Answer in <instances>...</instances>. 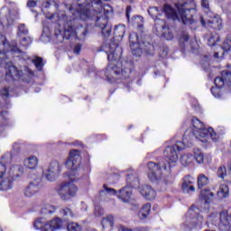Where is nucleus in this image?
<instances>
[{
	"instance_id": "nucleus-1",
	"label": "nucleus",
	"mask_w": 231,
	"mask_h": 231,
	"mask_svg": "<svg viewBox=\"0 0 231 231\" xmlns=\"http://www.w3.org/2000/svg\"><path fill=\"white\" fill-rule=\"evenodd\" d=\"M109 5H104L102 0H78V7L76 9H70L72 17L66 15L64 13L58 14L60 24L64 26V34L55 33L56 38L62 42L64 39H71V37H77L79 41H84L86 35H88V29L82 25H79L75 29V20L81 19L87 21V19H93L96 17V26L101 30V35L103 39H108L111 37V31L113 26L108 22L107 14H109Z\"/></svg>"
},
{
	"instance_id": "nucleus-2",
	"label": "nucleus",
	"mask_w": 231,
	"mask_h": 231,
	"mask_svg": "<svg viewBox=\"0 0 231 231\" xmlns=\"http://www.w3.org/2000/svg\"><path fill=\"white\" fill-rule=\"evenodd\" d=\"M211 137L213 142H217L219 136L212 127L206 129L203 127L199 130L188 129L185 131L182 137V142L176 141L174 145L167 146L164 150V156L167 158L162 159L158 162H148V178L154 183L160 181L162 177L165 174H171V169L176 167V162H178L179 151H183L185 147H190L194 140H201V138Z\"/></svg>"
},
{
	"instance_id": "nucleus-3",
	"label": "nucleus",
	"mask_w": 231,
	"mask_h": 231,
	"mask_svg": "<svg viewBox=\"0 0 231 231\" xmlns=\"http://www.w3.org/2000/svg\"><path fill=\"white\" fill-rule=\"evenodd\" d=\"M125 35V26L124 24L116 25L114 28V36L107 43H103L98 51H105L107 55L109 64L106 68L105 75L109 82H116L118 79H129L131 75V68L133 63L131 61L124 60L122 59V47L118 42L124 39ZM117 39L118 42L115 41Z\"/></svg>"
},
{
	"instance_id": "nucleus-4",
	"label": "nucleus",
	"mask_w": 231,
	"mask_h": 231,
	"mask_svg": "<svg viewBox=\"0 0 231 231\" xmlns=\"http://www.w3.org/2000/svg\"><path fill=\"white\" fill-rule=\"evenodd\" d=\"M14 53L21 54L19 47H17V42H8L6 36L0 35V66L5 69L6 80H23L28 82L26 77H33V71L24 67V71L17 69L15 66L10 60V57Z\"/></svg>"
},
{
	"instance_id": "nucleus-5",
	"label": "nucleus",
	"mask_w": 231,
	"mask_h": 231,
	"mask_svg": "<svg viewBox=\"0 0 231 231\" xmlns=\"http://www.w3.org/2000/svg\"><path fill=\"white\" fill-rule=\"evenodd\" d=\"M80 151L71 150L69 155V159L65 162L67 169L70 170L69 174V181L62 182L59 184L55 190L63 201H68L71 198L77 196L79 188L74 184L75 181H79V176L84 172V169L80 168Z\"/></svg>"
},
{
	"instance_id": "nucleus-6",
	"label": "nucleus",
	"mask_w": 231,
	"mask_h": 231,
	"mask_svg": "<svg viewBox=\"0 0 231 231\" xmlns=\"http://www.w3.org/2000/svg\"><path fill=\"white\" fill-rule=\"evenodd\" d=\"M175 8L178 11L169 4L164 5L163 12L168 19L181 21L184 24L188 23L192 24V20L189 18V14L191 10H196V2L194 0H179L175 4Z\"/></svg>"
},
{
	"instance_id": "nucleus-7",
	"label": "nucleus",
	"mask_w": 231,
	"mask_h": 231,
	"mask_svg": "<svg viewBox=\"0 0 231 231\" xmlns=\"http://www.w3.org/2000/svg\"><path fill=\"white\" fill-rule=\"evenodd\" d=\"M126 183L127 185L119 189L118 193L116 192V189L109 188L105 184L103 186L104 189L100 191L101 198H104V196H117V198L124 203H129V199H131V196H133V189L140 185L138 175L135 173L128 174L126 177Z\"/></svg>"
},
{
	"instance_id": "nucleus-8",
	"label": "nucleus",
	"mask_w": 231,
	"mask_h": 231,
	"mask_svg": "<svg viewBox=\"0 0 231 231\" xmlns=\"http://www.w3.org/2000/svg\"><path fill=\"white\" fill-rule=\"evenodd\" d=\"M201 5L205 8L209 17L207 22L203 18L200 19L202 26H205L206 28H213V30H221L223 28V21L221 20V16L218 14H214L210 12L208 0H201Z\"/></svg>"
},
{
	"instance_id": "nucleus-9",
	"label": "nucleus",
	"mask_w": 231,
	"mask_h": 231,
	"mask_svg": "<svg viewBox=\"0 0 231 231\" xmlns=\"http://www.w3.org/2000/svg\"><path fill=\"white\" fill-rule=\"evenodd\" d=\"M23 171H24V168L22 165H14L10 169V177L4 179L0 182V190H10L14 187V178H19V172L23 173Z\"/></svg>"
},
{
	"instance_id": "nucleus-10",
	"label": "nucleus",
	"mask_w": 231,
	"mask_h": 231,
	"mask_svg": "<svg viewBox=\"0 0 231 231\" xmlns=\"http://www.w3.org/2000/svg\"><path fill=\"white\" fill-rule=\"evenodd\" d=\"M60 172H62V165H60L59 161H52L47 171L43 172V176H45L48 181H55L60 176Z\"/></svg>"
},
{
	"instance_id": "nucleus-11",
	"label": "nucleus",
	"mask_w": 231,
	"mask_h": 231,
	"mask_svg": "<svg viewBox=\"0 0 231 231\" xmlns=\"http://www.w3.org/2000/svg\"><path fill=\"white\" fill-rule=\"evenodd\" d=\"M41 189H42V182L41 181V179H34L23 189L24 197L33 198V196H37V194L41 192Z\"/></svg>"
},
{
	"instance_id": "nucleus-12",
	"label": "nucleus",
	"mask_w": 231,
	"mask_h": 231,
	"mask_svg": "<svg viewBox=\"0 0 231 231\" xmlns=\"http://www.w3.org/2000/svg\"><path fill=\"white\" fill-rule=\"evenodd\" d=\"M132 54L134 57H142V53L145 51L148 55H152L154 51V45L147 42L143 43L141 45H135L134 47H131Z\"/></svg>"
},
{
	"instance_id": "nucleus-13",
	"label": "nucleus",
	"mask_w": 231,
	"mask_h": 231,
	"mask_svg": "<svg viewBox=\"0 0 231 231\" xmlns=\"http://www.w3.org/2000/svg\"><path fill=\"white\" fill-rule=\"evenodd\" d=\"M225 84L230 86L231 84V72L228 70H223L221 72V77H217L215 79V86L217 88H222Z\"/></svg>"
},
{
	"instance_id": "nucleus-14",
	"label": "nucleus",
	"mask_w": 231,
	"mask_h": 231,
	"mask_svg": "<svg viewBox=\"0 0 231 231\" xmlns=\"http://www.w3.org/2000/svg\"><path fill=\"white\" fill-rule=\"evenodd\" d=\"M64 228V221L60 217H55L51 221H48L45 226V231H55Z\"/></svg>"
},
{
	"instance_id": "nucleus-15",
	"label": "nucleus",
	"mask_w": 231,
	"mask_h": 231,
	"mask_svg": "<svg viewBox=\"0 0 231 231\" xmlns=\"http://www.w3.org/2000/svg\"><path fill=\"white\" fill-rule=\"evenodd\" d=\"M192 183H194V178L190 175L184 177L182 180V190L185 194H192L193 192H196V188Z\"/></svg>"
},
{
	"instance_id": "nucleus-16",
	"label": "nucleus",
	"mask_w": 231,
	"mask_h": 231,
	"mask_svg": "<svg viewBox=\"0 0 231 231\" xmlns=\"http://www.w3.org/2000/svg\"><path fill=\"white\" fill-rule=\"evenodd\" d=\"M139 190L148 201H152L156 198V191L149 185H144L139 188Z\"/></svg>"
},
{
	"instance_id": "nucleus-17",
	"label": "nucleus",
	"mask_w": 231,
	"mask_h": 231,
	"mask_svg": "<svg viewBox=\"0 0 231 231\" xmlns=\"http://www.w3.org/2000/svg\"><path fill=\"white\" fill-rule=\"evenodd\" d=\"M23 166L25 169L35 171L39 167V158L35 155H30L23 160Z\"/></svg>"
},
{
	"instance_id": "nucleus-18",
	"label": "nucleus",
	"mask_w": 231,
	"mask_h": 231,
	"mask_svg": "<svg viewBox=\"0 0 231 231\" xmlns=\"http://www.w3.org/2000/svg\"><path fill=\"white\" fill-rule=\"evenodd\" d=\"M199 208L196 206H191V208L188 211V216L189 219H197L194 221L197 225H201L203 223V216L199 215Z\"/></svg>"
},
{
	"instance_id": "nucleus-19",
	"label": "nucleus",
	"mask_w": 231,
	"mask_h": 231,
	"mask_svg": "<svg viewBox=\"0 0 231 231\" xmlns=\"http://www.w3.org/2000/svg\"><path fill=\"white\" fill-rule=\"evenodd\" d=\"M101 225L103 230H106V228L111 230V228H113L115 225V217H113V215H108L106 217L103 218L101 221Z\"/></svg>"
},
{
	"instance_id": "nucleus-20",
	"label": "nucleus",
	"mask_w": 231,
	"mask_h": 231,
	"mask_svg": "<svg viewBox=\"0 0 231 231\" xmlns=\"http://www.w3.org/2000/svg\"><path fill=\"white\" fill-rule=\"evenodd\" d=\"M55 210H57L55 206L51 204H45L42 207L41 214L42 216H51V214H55Z\"/></svg>"
},
{
	"instance_id": "nucleus-21",
	"label": "nucleus",
	"mask_w": 231,
	"mask_h": 231,
	"mask_svg": "<svg viewBox=\"0 0 231 231\" xmlns=\"http://www.w3.org/2000/svg\"><path fill=\"white\" fill-rule=\"evenodd\" d=\"M150 212H151V204L150 203L144 204L139 212L140 219H145L146 217H148Z\"/></svg>"
},
{
	"instance_id": "nucleus-22",
	"label": "nucleus",
	"mask_w": 231,
	"mask_h": 231,
	"mask_svg": "<svg viewBox=\"0 0 231 231\" xmlns=\"http://www.w3.org/2000/svg\"><path fill=\"white\" fill-rule=\"evenodd\" d=\"M154 21H155V30L159 33L163 32V30H166V27L169 26L167 25V23H165V20L163 19L156 18Z\"/></svg>"
},
{
	"instance_id": "nucleus-23",
	"label": "nucleus",
	"mask_w": 231,
	"mask_h": 231,
	"mask_svg": "<svg viewBox=\"0 0 231 231\" xmlns=\"http://www.w3.org/2000/svg\"><path fill=\"white\" fill-rule=\"evenodd\" d=\"M200 196L202 201L205 203H210L214 198V194L210 191V189H203L200 193Z\"/></svg>"
},
{
	"instance_id": "nucleus-24",
	"label": "nucleus",
	"mask_w": 231,
	"mask_h": 231,
	"mask_svg": "<svg viewBox=\"0 0 231 231\" xmlns=\"http://www.w3.org/2000/svg\"><path fill=\"white\" fill-rule=\"evenodd\" d=\"M193 160H194V156L192 154L185 153L180 157V163L184 167H187L188 165H190V163H192Z\"/></svg>"
},
{
	"instance_id": "nucleus-25",
	"label": "nucleus",
	"mask_w": 231,
	"mask_h": 231,
	"mask_svg": "<svg viewBox=\"0 0 231 231\" xmlns=\"http://www.w3.org/2000/svg\"><path fill=\"white\" fill-rule=\"evenodd\" d=\"M46 219L43 217H40L34 221L33 226L36 228V230H42V231H46Z\"/></svg>"
},
{
	"instance_id": "nucleus-26",
	"label": "nucleus",
	"mask_w": 231,
	"mask_h": 231,
	"mask_svg": "<svg viewBox=\"0 0 231 231\" xmlns=\"http://www.w3.org/2000/svg\"><path fill=\"white\" fill-rule=\"evenodd\" d=\"M60 216L64 217V219H71L72 217H75V215L73 214V211L69 208H63L60 210Z\"/></svg>"
},
{
	"instance_id": "nucleus-27",
	"label": "nucleus",
	"mask_w": 231,
	"mask_h": 231,
	"mask_svg": "<svg viewBox=\"0 0 231 231\" xmlns=\"http://www.w3.org/2000/svg\"><path fill=\"white\" fill-rule=\"evenodd\" d=\"M129 42H130V48H134V46H139L142 43H140V40L138 39V33L132 32L129 36Z\"/></svg>"
},
{
	"instance_id": "nucleus-28",
	"label": "nucleus",
	"mask_w": 231,
	"mask_h": 231,
	"mask_svg": "<svg viewBox=\"0 0 231 231\" xmlns=\"http://www.w3.org/2000/svg\"><path fill=\"white\" fill-rule=\"evenodd\" d=\"M229 192L228 186L226 184H222L217 191V196L218 198H227Z\"/></svg>"
},
{
	"instance_id": "nucleus-29",
	"label": "nucleus",
	"mask_w": 231,
	"mask_h": 231,
	"mask_svg": "<svg viewBox=\"0 0 231 231\" xmlns=\"http://www.w3.org/2000/svg\"><path fill=\"white\" fill-rule=\"evenodd\" d=\"M206 185H208V177L205 174H200L198 177V189H203Z\"/></svg>"
},
{
	"instance_id": "nucleus-30",
	"label": "nucleus",
	"mask_w": 231,
	"mask_h": 231,
	"mask_svg": "<svg viewBox=\"0 0 231 231\" xmlns=\"http://www.w3.org/2000/svg\"><path fill=\"white\" fill-rule=\"evenodd\" d=\"M161 33H162V37L166 39V41H172L174 38V34L172 33V30L169 27V25L166 27V29H163Z\"/></svg>"
},
{
	"instance_id": "nucleus-31",
	"label": "nucleus",
	"mask_w": 231,
	"mask_h": 231,
	"mask_svg": "<svg viewBox=\"0 0 231 231\" xmlns=\"http://www.w3.org/2000/svg\"><path fill=\"white\" fill-rule=\"evenodd\" d=\"M19 39L20 44L23 46V48H28V46H30V44H32V42H33V39L28 35L21 36L19 37Z\"/></svg>"
},
{
	"instance_id": "nucleus-32",
	"label": "nucleus",
	"mask_w": 231,
	"mask_h": 231,
	"mask_svg": "<svg viewBox=\"0 0 231 231\" xmlns=\"http://www.w3.org/2000/svg\"><path fill=\"white\" fill-rule=\"evenodd\" d=\"M28 33H29V31H28V28H26V24L20 23L18 25L17 37H24L28 35Z\"/></svg>"
},
{
	"instance_id": "nucleus-33",
	"label": "nucleus",
	"mask_w": 231,
	"mask_h": 231,
	"mask_svg": "<svg viewBox=\"0 0 231 231\" xmlns=\"http://www.w3.org/2000/svg\"><path fill=\"white\" fill-rule=\"evenodd\" d=\"M194 159L196 160L197 163H205V156L201 150H195L194 151Z\"/></svg>"
},
{
	"instance_id": "nucleus-34",
	"label": "nucleus",
	"mask_w": 231,
	"mask_h": 231,
	"mask_svg": "<svg viewBox=\"0 0 231 231\" xmlns=\"http://www.w3.org/2000/svg\"><path fill=\"white\" fill-rule=\"evenodd\" d=\"M191 124H192V126H193V130H191V131H199V129H203V127H205L203 123L196 117H194L192 119Z\"/></svg>"
},
{
	"instance_id": "nucleus-35",
	"label": "nucleus",
	"mask_w": 231,
	"mask_h": 231,
	"mask_svg": "<svg viewBox=\"0 0 231 231\" xmlns=\"http://www.w3.org/2000/svg\"><path fill=\"white\" fill-rule=\"evenodd\" d=\"M34 66L36 67V69H38V71H42V67L44 66V62L42 58L41 57H36L33 60H32Z\"/></svg>"
},
{
	"instance_id": "nucleus-36",
	"label": "nucleus",
	"mask_w": 231,
	"mask_h": 231,
	"mask_svg": "<svg viewBox=\"0 0 231 231\" xmlns=\"http://www.w3.org/2000/svg\"><path fill=\"white\" fill-rule=\"evenodd\" d=\"M148 14L151 15L152 19H158V15H160V10L158 7H150L148 9Z\"/></svg>"
},
{
	"instance_id": "nucleus-37",
	"label": "nucleus",
	"mask_w": 231,
	"mask_h": 231,
	"mask_svg": "<svg viewBox=\"0 0 231 231\" xmlns=\"http://www.w3.org/2000/svg\"><path fill=\"white\" fill-rule=\"evenodd\" d=\"M201 67L204 71H208V68H210V58L208 56H204L201 60Z\"/></svg>"
},
{
	"instance_id": "nucleus-38",
	"label": "nucleus",
	"mask_w": 231,
	"mask_h": 231,
	"mask_svg": "<svg viewBox=\"0 0 231 231\" xmlns=\"http://www.w3.org/2000/svg\"><path fill=\"white\" fill-rule=\"evenodd\" d=\"M67 230L68 231H80L82 228L80 227V225L75 222L69 223L67 225Z\"/></svg>"
},
{
	"instance_id": "nucleus-39",
	"label": "nucleus",
	"mask_w": 231,
	"mask_h": 231,
	"mask_svg": "<svg viewBox=\"0 0 231 231\" xmlns=\"http://www.w3.org/2000/svg\"><path fill=\"white\" fill-rule=\"evenodd\" d=\"M230 48H231V34L227 35L226 41L222 45V49L224 50V51H230Z\"/></svg>"
},
{
	"instance_id": "nucleus-40",
	"label": "nucleus",
	"mask_w": 231,
	"mask_h": 231,
	"mask_svg": "<svg viewBox=\"0 0 231 231\" xmlns=\"http://www.w3.org/2000/svg\"><path fill=\"white\" fill-rule=\"evenodd\" d=\"M211 93L215 98H221V88L219 87L211 88Z\"/></svg>"
},
{
	"instance_id": "nucleus-41",
	"label": "nucleus",
	"mask_w": 231,
	"mask_h": 231,
	"mask_svg": "<svg viewBox=\"0 0 231 231\" xmlns=\"http://www.w3.org/2000/svg\"><path fill=\"white\" fill-rule=\"evenodd\" d=\"M219 42V36L217 34L211 36L208 41V46H216V42Z\"/></svg>"
},
{
	"instance_id": "nucleus-42",
	"label": "nucleus",
	"mask_w": 231,
	"mask_h": 231,
	"mask_svg": "<svg viewBox=\"0 0 231 231\" xmlns=\"http://www.w3.org/2000/svg\"><path fill=\"white\" fill-rule=\"evenodd\" d=\"M218 178L225 180V176H226V168L225 166H220L217 171Z\"/></svg>"
},
{
	"instance_id": "nucleus-43",
	"label": "nucleus",
	"mask_w": 231,
	"mask_h": 231,
	"mask_svg": "<svg viewBox=\"0 0 231 231\" xmlns=\"http://www.w3.org/2000/svg\"><path fill=\"white\" fill-rule=\"evenodd\" d=\"M189 39H190L189 34L187 32H183L180 37V45L184 46L185 42H189Z\"/></svg>"
},
{
	"instance_id": "nucleus-44",
	"label": "nucleus",
	"mask_w": 231,
	"mask_h": 231,
	"mask_svg": "<svg viewBox=\"0 0 231 231\" xmlns=\"http://www.w3.org/2000/svg\"><path fill=\"white\" fill-rule=\"evenodd\" d=\"M9 95H10V90L8 88H4L2 90H0V97H2L4 100L8 98Z\"/></svg>"
},
{
	"instance_id": "nucleus-45",
	"label": "nucleus",
	"mask_w": 231,
	"mask_h": 231,
	"mask_svg": "<svg viewBox=\"0 0 231 231\" xmlns=\"http://www.w3.org/2000/svg\"><path fill=\"white\" fill-rule=\"evenodd\" d=\"M5 172L6 166L3 162H0V180H3V177L5 176Z\"/></svg>"
},
{
	"instance_id": "nucleus-46",
	"label": "nucleus",
	"mask_w": 231,
	"mask_h": 231,
	"mask_svg": "<svg viewBox=\"0 0 231 231\" xmlns=\"http://www.w3.org/2000/svg\"><path fill=\"white\" fill-rule=\"evenodd\" d=\"M81 50H82V44L78 43V44L75 45L73 51H74V53H75L76 55H79Z\"/></svg>"
},
{
	"instance_id": "nucleus-47",
	"label": "nucleus",
	"mask_w": 231,
	"mask_h": 231,
	"mask_svg": "<svg viewBox=\"0 0 231 231\" xmlns=\"http://www.w3.org/2000/svg\"><path fill=\"white\" fill-rule=\"evenodd\" d=\"M95 216H104V208L97 207L95 208Z\"/></svg>"
},
{
	"instance_id": "nucleus-48",
	"label": "nucleus",
	"mask_w": 231,
	"mask_h": 231,
	"mask_svg": "<svg viewBox=\"0 0 231 231\" xmlns=\"http://www.w3.org/2000/svg\"><path fill=\"white\" fill-rule=\"evenodd\" d=\"M27 6L29 8H35V6H37V1H35V0H29L27 2Z\"/></svg>"
},
{
	"instance_id": "nucleus-49",
	"label": "nucleus",
	"mask_w": 231,
	"mask_h": 231,
	"mask_svg": "<svg viewBox=\"0 0 231 231\" xmlns=\"http://www.w3.org/2000/svg\"><path fill=\"white\" fill-rule=\"evenodd\" d=\"M167 55H169V51L167 49L161 50L160 57H162V59H165V57H167Z\"/></svg>"
},
{
	"instance_id": "nucleus-50",
	"label": "nucleus",
	"mask_w": 231,
	"mask_h": 231,
	"mask_svg": "<svg viewBox=\"0 0 231 231\" xmlns=\"http://www.w3.org/2000/svg\"><path fill=\"white\" fill-rule=\"evenodd\" d=\"M51 3L50 1H46L42 3V8H50Z\"/></svg>"
},
{
	"instance_id": "nucleus-51",
	"label": "nucleus",
	"mask_w": 231,
	"mask_h": 231,
	"mask_svg": "<svg viewBox=\"0 0 231 231\" xmlns=\"http://www.w3.org/2000/svg\"><path fill=\"white\" fill-rule=\"evenodd\" d=\"M118 231H133V230L125 227V226H119Z\"/></svg>"
},
{
	"instance_id": "nucleus-52",
	"label": "nucleus",
	"mask_w": 231,
	"mask_h": 231,
	"mask_svg": "<svg viewBox=\"0 0 231 231\" xmlns=\"http://www.w3.org/2000/svg\"><path fill=\"white\" fill-rule=\"evenodd\" d=\"M6 115H8L7 111H1L0 110V116H2V118H6Z\"/></svg>"
},
{
	"instance_id": "nucleus-53",
	"label": "nucleus",
	"mask_w": 231,
	"mask_h": 231,
	"mask_svg": "<svg viewBox=\"0 0 231 231\" xmlns=\"http://www.w3.org/2000/svg\"><path fill=\"white\" fill-rule=\"evenodd\" d=\"M129 14H131V6L126 7V17H127L128 21H129Z\"/></svg>"
},
{
	"instance_id": "nucleus-54",
	"label": "nucleus",
	"mask_w": 231,
	"mask_h": 231,
	"mask_svg": "<svg viewBox=\"0 0 231 231\" xmlns=\"http://www.w3.org/2000/svg\"><path fill=\"white\" fill-rule=\"evenodd\" d=\"M214 57H215V59H219V53L215 52Z\"/></svg>"
},
{
	"instance_id": "nucleus-55",
	"label": "nucleus",
	"mask_w": 231,
	"mask_h": 231,
	"mask_svg": "<svg viewBox=\"0 0 231 231\" xmlns=\"http://www.w3.org/2000/svg\"><path fill=\"white\" fill-rule=\"evenodd\" d=\"M137 231H147L144 227L139 228Z\"/></svg>"
},
{
	"instance_id": "nucleus-56",
	"label": "nucleus",
	"mask_w": 231,
	"mask_h": 231,
	"mask_svg": "<svg viewBox=\"0 0 231 231\" xmlns=\"http://www.w3.org/2000/svg\"><path fill=\"white\" fill-rule=\"evenodd\" d=\"M36 93H39V89L36 90Z\"/></svg>"
},
{
	"instance_id": "nucleus-57",
	"label": "nucleus",
	"mask_w": 231,
	"mask_h": 231,
	"mask_svg": "<svg viewBox=\"0 0 231 231\" xmlns=\"http://www.w3.org/2000/svg\"><path fill=\"white\" fill-rule=\"evenodd\" d=\"M36 93H39V89L36 90Z\"/></svg>"
},
{
	"instance_id": "nucleus-58",
	"label": "nucleus",
	"mask_w": 231,
	"mask_h": 231,
	"mask_svg": "<svg viewBox=\"0 0 231 231\" xmlns=\"http://www.w3.org/2000/svg\"><path fill=\"white\" fill-rule=\"evenodd\" d=\"M15 145H17V143H14V147H15Z\"/></svg>"
},
{
	"instance_id": "nucleus-59",
	"label": "nucleus",
	"mask_w": 231,
	"mask_h": 231,
	"mask_svg": "<svg viewBox=\"0 0 231 231\" xmlns=\"http://www.w3.org/2000/svg\"><path fill=\"white\" fill-rule=\"evenodd\" d=\"M53 5H55V1H52Z\"/></svg>"
},
{
	"instance_id": "nucleus-60",
	"label": "nucleus",
	"mask_w": 231,
	"mask_h": 231,
	"mask_svg": "<svg viewBox=\"0 0 231 231\" xmlns=\"http://www.w3.org/2000/svg\"><path fill=\"white\" fill-rule=\"evenodd\" d=\"M0 231H3V229L0 227Z\"/></svg>"
}]
</instances>
